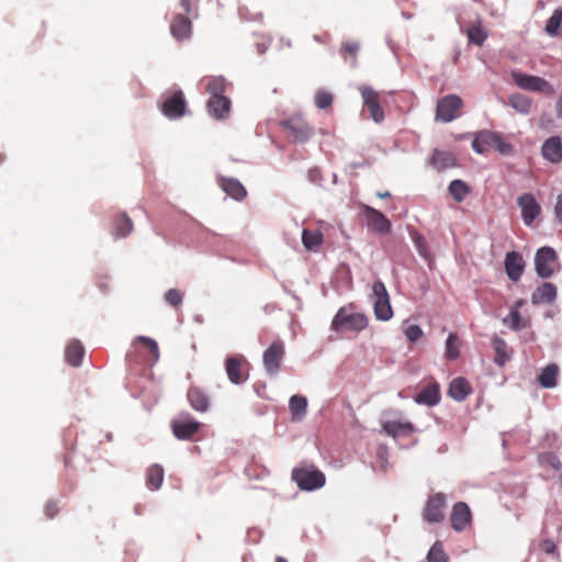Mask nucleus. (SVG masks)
I'll return each instance as SVG.
<instances>
[{
	"mask_svg": "<svg viewBox=\"0 0 562 562\" xmlns=\"http://www.w3.org/2000/svg\"><path fill=\"white\" fill-rule=\"evenodd\" d=\"M363 215L367 220V225L370 231L380 235H386L391 233V221L379 210L369 205H364Z\"/></svg>",
	"mask_w": 562,
	"mask_h": 562,
	"instance_id": "obj_10",
	"label": "nucleus"
},
{
	"mask_svg": "<svg viewBox=\"0 0 562 562\" xmlns=\"http://www.w3.org/2000/svg\"><path fill=\"white\" fill-rule=\"evenodd\" d=\"M281 125L290 131L295 142L305 143L314 134L313 128L301 116H291L281 122Z\"/></svg>",
	"mask_w": 562,
	"mask_h": 562,
	"instance_id": "obj_14",
	"label": "nucleus"
},
{
	"mask_svg": "<svg viewBox=\"0 0 562 562\" xmlns=\"http://www.w3.org/2000/svg\"><path fill=\"white\" fill-rule=\"evenodd\" d=\"M509 105L521 114H529L532 109V101L520 93H514L508 99Z\"/></svg>",
	"mask_w": 562,
	"mask_h": 562,
	"instance_id": "obj_33",
	"label": "nucleus"
},
{
	"mask_svg": "<svg viewBox=\"0 0 562 562\" xmlns=\"http://www.w3.org/2000/svg\"><path fill=\"white\" fill-rule=\"evenodd\" d=\"M446 506V496L443 493L430 495L426 502L423 517L427 522L438 524L445 519L443 508Z\"/></svg>",
	"mask_w": 562,
	"mask_h": 562,
	"instance_id": "obj_11",
	"label": "nucleus"
},
{
	"mask_svg": "<svg viewBox=\"0 0 562 562\" xmlns=\"http://www.w3.org/2000/svg\"><path fill=\"white\" fill-rule=\"evenodd\" d=\"M492 345L495 351L494 363L498 367H503L512 357V350L507 342L501 337H493Z\"/></svg>",
	"mask_w": 562,
	"mask_h": 562,
	"instance_id": "obj_28",
	"label": "nucleus"
},
{
	"mask_svg": "<svg viewBox=\"0 0 562 562\" xmlns=\"http://www.w3.org/2000/svg\"><path fill=\"white\" fill-rule=\"evenodd\" d=\"M504 267L508 279L517 282L525 271L526 263L519 252L509 251L506 254Z\"/></svg>",
	"mask_w": 562,
	"mask_h": 562,
	"instance_id": "obj_17",
	"label": "nucleus"
},
{
	"mask_svg": "<svg viewBox=\"0 0 562 562\" xmlns=\"http://www.w3.org/2000/svg\"><path fill=\"white\" fill-rule=\"evenodd\" d=\"M165 301L173 306V307H178L182 304V301H183V295L182 293L177 290V289H170L166 292L165 294Z\"/></svg>",
	"mask_w": 562,
	"mask_h": 562,
	"instance_id": "obj_47",
	"label": "nucleus"
},
{
	"mask_svg": "<svg viewBox=\"0 0 562 562\" xmlns=\"http://www.w3.org/2000/svg\"><path fill=\"white\" fill-rule=\"evenodd\" d=\"M373 308L376 319L386 322L393 317L390 295L385 284L376 280L372 284Z\"/></svg>",
	"mask_w": 562,
	"mask_h": 562,
	"instance_id": "obj_4",
	"label": "nucleus"
},
{
	"mask_svg": "<svg viewBox=\"0 0 562 562\" xmlns=\"http://www.w3.org/2000/svg\"><path fill=\"white\" fill-rule=\"evenodd\" d=\"M359 90L372 120L376 123L382 122L384 120V112L380 105L378 92L368 86H362Z\"/></svg>",
	"mask_w": 562,
	"mask_h": 562,
	"instance_id": "obj_16",
	"label": "nucleus"
},
{
	"mask_svg": "<svg viewBox=\"0 0 562 562\" xmlns=\"http://www.w3.org/2000/svg\"><path fill=\"white\" fill-rule=\"evenodd\" d=\"M510 76L514 83L522 90L546 92L551 88L546 79L538 76L528 75L518 70H513Z\"/></svg>",
	"mask_w": 562,
	"mask_h": 562,
	"instance_id": "obj_9",
	"label": "nucleus"
},
{
	"mask_svg": "<svg viewBox=\"0 0 562 562\" xmlns=\"http://www.w3.org/2000/svg\"><path fill=\"white\" fill-rule=\"evenodd\" d=\"M359 48H360L359 43H357V42H352V43L348 42V43H345L342 45L341 50H342V53H348V54H350V55H352L355 57L357 55Z\"/></svg>",
	"mask_w": 562,
	"mask_h": 562,
	"instance_id": "obj_51",
	"label": "nucleus"
},
{
	"mask_svg": "<svg viewBox=\"0 0 562 562\" xmlns=\"http://www.w3.org/2000/svg\"><path fill=\"white\" fill-rule=\"evenodd\" d=\"M85 349L80 341L72 340L66 348L65 358L66 361L72 367H79L82 362Z\"/></svg>",
	"mask_w": 562,
	"mask_h": 562,
	"instance_id": "obj_32",
	"label": "nucleus"
},
{
	"mask_svg": "<svg viewBox=\"0 0 562 562\" xmlns=\"http://www.w3.org/2000/svg\"><path fill=\"white\" fill-rule=\"evenodd\" d=\"M445 357L448 360H457L460 357V340L454 333H450L447 337Z\"/></svg>",
	"mask_w": 562,
	"mask_h": 562,
	"instance_id": "obj_39",
	"label": "nucleus"
},
{
	"mask_svg": "<svg viewBox=\"0 0 562 562\" xmlns=\"http://www.w3.org/2000/svg\"><path fill=\"white\" fill-rule=\"evenodd\" d=\"M135 340L144 344L153 353L155 361H158L159 348H158L156 340H154L147 336H137Z\"/></svg>",
	"mask_w": 562,
	"mask_h": 562,
	"instance_id": "obj_48",
	"label": "nucleus"
},
{
	"mask_svg": "<svg viewBox=\"0 0 562 562\" xmlns=\"http://www.w3.org/2000/svg\"><path fill=\"white\" fill-rule=\"evenodd\" d=\"M217 183L227 195L236 201H243L247 195L245 187L236 178L220 176L217 177Z\"/></svg>",
	"mask_w": 562,
	"mask_h": 562,
	"instance_id": "obj_20",
	"label": "nucleus"
},
{
	"mask_svg": "<svg viewBox=\"0 0 562 562\" xmlns=\"http://www.w3.org/2000/svg\"><path fill=\"white\" fill-rule=\"evenodd\" d=\"M209 113L216 120H224L231 110V100L226 97H211L207 101Z\"/></svg>",
	"mask_w": 562,
	"mask_h": 562,
	"instance_id": "obj_24",
	"label": "nucleus"
},
{
	"mask_svg": "<svg viewBox=\"0 0 562 562\" xmlns=\"http://www.w3.org/2000/svg\"><path fill=\"white\" fill-rule=\"evenodd\" d=\"M440 401V389L437 383L424 386L415 396L417 404H423L429 407L437 405Z\"/></svg>",
	"mask_w": 562,
	"mask_h": 562,
	"instance_id": "obj_25",
	"label": "nucleus"
},
{
	"mask_svg": "<svg viewBox=\"0 0 562 562\" xmlns=\"http://www.w3.org/2000/svg\"><path fill=\"white\" fill-rule=\"evenodd\" d=\"M520 207L521 220L525 225L530 226L541 213V206L532 193H524L517 199Z\"/></svg>",
	"mask_w": 562,
	"mask_h": 562,
	"instance_id": "obj_15",
	"label": "nucleus"
},
{
	"mask_svg": "<svg viewBox=\"0 0 562 562\" xmlns=\"http://www.w3.org/2000/svg\"><path fill=\"white\" fill-rule=\"evenodd\" d=\"M557 299V286L551 282H544L539 285L531 295L533 305L551 304Z\"/></svg>",
	"mask_w": 562,
	"mask_h": 562,
	"instance_id": "obj_23",
	"label": "nucleus"
},
{
	"mask_svg": "<svg viewBox=\"0 0 562 562\" xmlns=\"http://www.w3.org/2000/svg\"><path fill=\"white\" fill-rule=\"evenodd\" d=\"M428 562H447L448 558L445 553L442 546L439 542H436L429 550L427 554Z\"/></svg>",
	"mask_w": 562,
	"mask_h": 562,
	"instance_id": "obj_43",
	"label": "nucleus"
},
{
	"mask_svg": "<svg viewBox=\"0 0 562 562\" xmlns=\"http://www.w3.org/2000/svg\"><path fill=\"white\" fill-rule=\"evenodd\" d=\"M558 375L559 367L555 363H550L540 371L537 381L544 389H553L558 384Z\"/></svg>",
	"mask_w": 562,
	"mask_h": 562,
	"instance_id": "obj_29",
	"label": "nucleus"
},
{
	"mask_svg": "<svg viewBox=\"0 0 562 562\" xmlns=\"http://www.w3.org/2000/svg\"><path fill=\"white\" fill-rule=\"evenodd\" d=\"M472 148L477 154H484L490 148L505 155L513 150L512 145L505 142L501 134L488 130L481 131L475 135L472 140Z\"/></svg>",
	"mask_w": 562,
	"mask_h": 562,
	"instance_id": "obj_2",
	"label": "nucleus"
},
{
	"mask_svg": "<svg viewBox=\"0 0 562 562\" xmlns=\"http://www.w3.org/2000/svg\"><path fill=\"white\" fill-rule=\"evenodd\" d=\"M133 229L132 220L126 214L116 217L113 227V234L117 238L126 237Z\"/></svg>",
	"mask_w": 562,
	"mask_h": 562,
	"instance_id": "obj_37",
	"label": "nucleus"
},
{
	"mask_svg": "<svg viewBox=\"0 0 562 562\" xmlns=\"http://www.w3.org/2000/svg\"><path fill=\"white\" fill-rule=\"evenodd\" d=\"M412 239H413L414 246H415L417 252L419 254V256L427 259L428 258V249H427V244H426L424 236L418 233H414L412 235Z\"/></svg>",
	"mask_w": 562,
	"mask_h": 562,
	"instance_id": "obj_46",
	"label": "nucleus"
},
{
	"mask_svg": "<svg viewBox=\"0 0 562 562\" xmlns=\"http://www.w3.org/2000/svg\"><path fill=\"white\" fill-rule=\"evenodd\" d=\"M226 80L224 77H213L207 86L206 91L211 94V97H225L224 92L226 90Z\"/></svg>",
	"mask_w": 562,
	"mask_h": 562,
	"instance_id": "obj_41",
	"label": "nucleus"
},
{
	"mask_svg": "<svg viewBox=\"0 0 562 562\" xmlns=\"http://www.w3.org/2000/svg\"><path fill=\"white\" fill-rule=\"evenodd\" d=\"M555 113L559 119H562V94L557 100Z\"/></svg>",
	"mask_w": 562,
	"mask_h": 562,
	"instance_id": "obj_54",
	"label": "nucleus"
},
{
	"mask_svg": "<svg viewBox=\"0 0 562 562\" xmlns=\"http://www.w3.org/2000/svg\"><path fill=\"white\" fill-rule=\"evenodd\" d=\"M525 304L526 301L524 299H518L510 308H516L517 311H519V308L522 307Z\"/></svg>",
	"mask_w": 562,
	"mask_h": 562,
	"instance_id": "obj_55",
	"label": "nucleus"
},
{
	"mask_svg": "<svg viewBox=\"0 0 562 562\" xmlns=\"http://www.w3.org/2000/svg\"><path fill=\"white\" fill-rule=\"evenodd\" d=\"M289 408L293 422H301L307 413V400L302 395H293L289 401Z\"/></svg>",
	"mask_w": 562,
	"mask_h": 562,
	"instance_id": "obj_30",
	"label": "nucleus"
},
{
	"mask_svg": "<svg viewBox=\"0 0 562 562\" xmlns=\"http://www.w3.org/2000/svg\"><path fill=\"white\" fill-rule=\"evenodd\" d=\"M190 4H191V2H189V1L182 2V7H183V9H184L186 11H189V10H190Z\"/></svg>",
	"mask_w": 562,
	"mask_h": 562,
	"instance_id": "obj_57",
	"label": "nucleus"
},
{
	"mask_svg": "<svg viewBox=\"0 0 562 562\" xmlns=\"http://www.w3.org/2000/svg\"><path fill=\"white\" fill-rule=\"evenodd\" d=\"M58 512V508H57V505L55 502L53 501H49L46 505H45V514L48 518H53Z\"/></svg>",
	"mask_w": 562,
	"mask_h": 562,
	"instance_id": "obj_53",
	"label": "nucleus"
},
{
	"mask_svg": "<svg viewBox=\"0 0 562 562\" xmlns=\"http://www.w3.org/2000/svg\"><path fill=\"white\" fill-rule=\"evenodd\" d=\"M171 430L179 440H192L200 430L202 424L198 422L190 413H181L171 420Z\"/></svg>",
	"mask_w": 562,
	"mask_h": 562,
	"instance_id": "obj_5",
	"label": "nucleus"
},
{
	"mask_svg": "<svg viewBox=\"0 0 562 562\" xmlns=\"http://www.w3.org/2000/svg\"><path fill=\"white\" fill-rule=\"evenodd\" d=\"M541 155L543 159L551 164H560L562 161L561 137L554 135L546 139L541 146Z\"/></svg>",
	"mask_w": 562,
	"mask_h": 562,
	"instance_id": "obj_18",
	"label": "nucleus"
},
{
	"mask_svg": "<svg viewBox=\"0 0 562 562\" xmlns=\"http://www.w3.org/2000/svg\"><path fill=\"white\" fill-rule=\"evenodd\" d=\"M292 480L302 491H315L326 483L325 474L313 463L302 462L292 470Z\"/></svg>",
	"mask_w": 562,
	"mask_h": 562,
	"instance_id": "obj_1",
	"label": "nucleus"
},
{
	"mask_svg": "<svg viewBox=\"0 0 562 562\" xmlns=\"http://www.w3.org/2000/svg\"><path fill=\"white\" fill-rule=\"evenodd\" d=\"M406 338L415 342L423 336V330L418 325H409L404 330Z\"/></svg>",
	"mask_w": 562,
	"mask_h": 562,
	"instance_id": "obj_49",
	"label": "nucleus"
},
{
	"mask_svg": "<svg viewBox=\"0 0 562 562\" xmlns=\"http://www.w3.org/2000/svg\"><path fill=\"white\" fill-rule=\"evenodd\" d=\"M276 562H286V561H285V559L279 557V558H277Z\"/></svg>",
	"mask_w": 562,
	"mask_h": 562,
	"instance_id": "obj_59",
	"label": "nucleus"
},
{
	"mask_svg": "<svg viewBox=\"0 0 562 562\" xmlns=\"http://www.w3.org/2000/svg\"><path fill=\"white\" fill-rule=\"evenodd\" d=\"M190 406L199 413L209 411L211 401L209 395L199 386H190L187 393Z\"/></svg>",
	"mask_w": 562,
	"mask_h": 562,
	"instance_id": "obj_21",
	"label": "nucleus"
},
{
	"mask_svg": "<svg viewBox=\"0 0 562 562\" xmlns=\"http://www.w3.org/2000/svg\"><path fill=\"white\" fill-rule=\"evenodd\" d=\"M503 323L515 331H520L528 326L527 322L521 317L520 312L516 308H510L509 314L503 318Z\"/></svg>",
	"mask_w": 562,
	"mask_h": 562,
	"instance_id": "obj_38",
	"label": "nucleus"
},
{
	"mask_svg": "<svg viewBox=\"0 0 562 562\" xmlns=\"http://www.w3.org/2000/svg\"><path fill=\"white\" fill-rule=\"evenodd\" d=\"M360 562H373V561H371V560H369V559H366V560H362V561H360Z\"/></svg>",
	"mask_w": 562,
	"mask_h": 562,
	"instance_id": "obj_60",
	"label": "nucleus"
},
{
	"mask_svg": "<svg viewBox=\"0 0 562 562\" xmlns=\"http://www.w3.org/2000/svg\"><path fill=\"white\" fill-rule=\"evenodd\" d=\"M238 12H239V14H240L243 18H245V9H244V8H239V9H238Z\"/></svg>",
	"mask_w": 562,
	"mask_h": 562,
	"instance_id": "obj_58",
	"label": "nucleus"
},
{
	"mask_svg": "<svg viewBox=\"0 0 562 562\" xmlns=\"http://www.w3.org/2000/svg\"><path fill=\"white\" fill-rule=\"evenodd\" d=\"M472 387L467 379L459 376L451 381L448 393L453 400L462 402L470 395Z\"/></svg>",
	"mask_w": 562,
	"mask_h": 562,
	"instance_id": "obj_26",
	"label": "nucleus"
},
{
	"mask_svg": "<svg viewBox=\"0 0 562 562\" xmlns=\"http://www.w3.org/2000/svg\"><path fill=\"white\" fill-rule=\"evenodd\" d=\"M368 326V318L362 313H349L346 306L340 307L335 314L330 329L334 331H340L342 328H347L351 331H362Z\"/></svg>",
	"mask_w": 562,
	"mask_h": 562,
	"instance_id": "obj_3",
	"label": "nucleus"
},
{
	"mask_svg": "<svg viewBox=\"0 0 562 562\" xmlns=\"http://www.w3.org/2000/svg\"><path fill=\"white\" fill-rule=\"evenodd\" d=\"M170 31L177 40H183L191 34V22L182 14H178L170 25Z\"/></svg>",
	"mask_w": 562,
	"mask_h": 562,
	"instance_id": "obj_31",
	"label": "nucleus"
},
{
	"mask_svg": "<svg viewBox=\"0 0 562 562\" xmlns=\"http://www.w3.org/2000/svg\"><path fill=\"white\" fill-rule=\"evenodd\" d=\"M431 166L438 171H442L457 166V159L450 151L436 149L430 159Z\"/></svg>",
	"mask_w": 562,
	"mask_h": 562,
	"instance_id": "obj_27",
	"label": "nucleus"
},
{
	"mask_svg": "<svg viewBox=\"0 0 562 562\" xmlns=\"http://www.w3.org/2000/svg\"><path fill=\"white\" fill-rule=\"evenodd\" d=\"M451 527L456 531H463L471 522V512L467 503L458 502L451 513Z\"/></svg>",
	"mask_w": 562,
	"mask_h": 562,
	"instance_id": "obj_19",
	"label": "nucleus"
},
{
	"mask_svg": "<svg viewBox=\"0 0 562 562\" xmlns=\"http://www.w3.org/2000/svg\"><path fill=\"white\" fill-rule=\"evenodd\" d=\"M539 462L542 465H547L557 471L562 469V462H561L560 458L558 457V454L555 452H552V451L543 452V453L539 454Z\"/></svg>",
	"mask_w": 562,
	"mask_h": 562,
	"instance_id": "obj_42",
	"label": "nucleus"
},
{
	"mask_svg": "<svg viewBox=\"0 0 562 562\" xmlns=\"http://www.w3.org/2000/svg\"><path fill=\"white\" fill-rule=\"evenodd\" d=\"M376 195L381 199H385V198H390L391 196V193L389 191H385V192H378Z\"/></svg>",
	"mask_w": 562,
	"mask_h": 562,
	"instance_id": "obj_56",
	"label": "nucleus"
},
{
	"mask_svg": "<svg viewBox=\"0 0 562 562\" xmlns=\"http://www.w3.org/2000/svg\"><path fill=\"white\" fill-rule=\"evenodd\" d=\"M558 256L552 247L543 246L539 248L535 256V268L537 274L542 279H548L554 273Z\"/></svg>",
	"mask_w": 562,
	"mask_h": 562,
	"instance_id": "obj_7",
	"label": "nucleus"
},
{
	"mask_svg": "<svg viewBox=\"0 0 562 562\" xmlns=\"http://www.w3.org/2000/svg\"><path fill=\"white\" fill-rule=\"evenodd\" d=\"M448 190L456 202H462L471 191L469 184L460 179L452 180Z\"/></svg>",
	"mask_w": 562,
	"mask_h": 562,
	"instance_id": "obj_36",
	"label": "nucleus"
},
{
	"mask_svg": "<svg viewBox=\"0 0 562 562\" xmlns=\"http://www.w3.org/2000/svg\"><path fill=\"white\" fill-rule=\"evenodd\" d=\"M323 234L318 229H303L302 243L307 250H315L323 244Z\"/></svg>",
	"mask_w": 562,
	"mask_h": 562,
	"instance_id": "obj_34",
	"label": "nucleus"
},
{
	"mask_svg": "<svg viewBox=\"0 0 562 562\" xmlns=\"http://www.w3.org/2000/svg\"><path fill=\"white\" fill-rule=\"evenodd\" d=\"M562 27V8L554 10L551 18L548 20L546 25V32L550 36H557L560 34V29Z\"/></svg>",
	"mask_w": 562,
	"mask_h": 562,
	"instance_id": "obj_40",
	"label": "nucleus"
},
{
	"mask_svg": "<svg viewBox=\"0 0 562 562\" xmlns=\"http://www.w3.org/2000/svg\"><path fill=\"white\" fill-rule=\"evenodd\" d=\"M468 37L471 43L481 46L486 40V34L481 27L471 26L470 29H468Z\"/></svg>",
	"mask_w": 562,
	"mask_h": 562,
	"instance_id": "obj_45",
	"label": "nucleus"
},
{
	"mask_svg": "<svg viewBox=\"0 0 562 562\" xmlns=\"http://www.w3.org/2000/svg\"><path fill=\"white\" fill-rule=\"evenodd\" d=\"M333 100V94L324 90H318L315 94V104L321 110L329 109Z\"/></svg>",
	"mask_w": 562,
	"mask_h": 562,
	"instance_id": "obj_44",
	"label": "nucleus"
},
{
	"mask_svg": "<svg viewBox=\"0 0 562 562\" xmlns=\"http://www.w3.org/2000/svg\"><path fill=\"white\" fill-rule=\"evenodd\" d=\"M147 485L150 490H158L164 481V469L159 464H153L146 473Z\"/></svg>",
	"mask_w": 562,
	"mask_h": 562,
	"instance_id": "obj_35",
	"label": "nucleus"
},
{
	"mask_svg": "<svg viewBox=\"0 0 562 562\" xmlns=\"http://www.w3.org/2000/svg\"><path fill=\"white\" fill-rule=\"evenodd\" d=\"M187 101L181 90L167 97L161 104V112L168 119H180L186 114Z\"/></svg>",
	"mask_w": 562,
	"mask_h": 562,
	"instance_id": "obj_13",
	"label": "nucleus"
},
{
	"mask_svg": "<svg viewBox=\"0 0 562 562\" xmlns=\"http://www.w3.org/2000/svg\"><path fill=\"white\" fill-rule=\"evenodd\" d=\"M554 214L560 224H562V192L557 198V203L554 206Z\"/></svg>",
	"mask_w": 562,
	"mask_h": 562,
	"instance_id": "obj_52",
	"label": "nucleus"
},
{
	"mask_svg": "<svg viewBox=\"0 0 562 562\" xmlns=\"http://www.w3.org/2000/svg\"><path fill=\"white\" fill-rule=\"evenodd\" d=\"M284 357V347L281 341L272 342L263 352L262 362L269 375H276L281 368Z\"/></svg>",
	"mask_w": 562,
	"mask_h": 562,
	"instance_id": "obj_12",
	"label": "nucleus"
},
{
	"mask_svg": "<svg viewBox=\"0 0 562 562\" xmlns=\"http://www.w3.org/2000/svg\"><path fill=\"white\" fill-rule=\"evenodd\" d=\"M383 431L393 437L394 439L409 437L415 431V426L409 423H400L395 420H387L382 425Z\"/></svg>",
	"mask_w": 562,
	"mask_h": 562,
	"instance_id": "obj_22",
	"label": "nucleus"
},
{
	"mask_svg": "<svg viewBox=\"0 0 562 562\" xmlns=\"http://www.w3.org/2000/svg\"><path fill=\"white\" fill-rule=\"evenodd\" d=\"M462 100L456 94H449L437 103L436 120L449 123L460 115Z\"/></svg>",
	"mask_w": 562,
	"mask_h": 562,
	"instance_id": "obj_8",
	"label": "nucleus"
},
{
	"mask_svg": "<svg viewBox=\"0 0 562 562\" xmlns=\"http://www.w3.org/2000/svg\"><path fill=\"white\" fill-rule=\"evenodd\" d=\"M307 179L312 183L319 184L321 181L323 180L321 169L317 167L311 168L307 171Z\"/></svg>",
	"mask_w": 562,
	"mask_h": 562,
	"instance_id": "obj_50",
	"label": "nucleus"
},
{
	"mask_svg": "<svg viewBox=\"0 0 562 562\" xmlns=\"http://www.w3.org/2000/svg\"><path fill=\"white\" fill-rule=\"evenodd\" d=\"M249 363L243 355L226 358L225 371L231 383L240 385L249 378Z\"/></svg>",
	"mask_w": 562,
	"mask_h": 562,
	"instance_id": "obj_6",
	"label": "nucleus"
}]
</instances>
